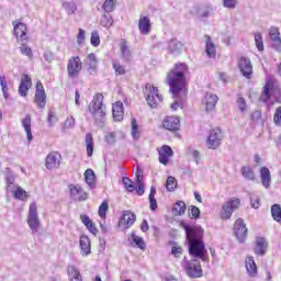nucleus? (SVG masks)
I'll list each match as a JSON object with an SVG mask.
<instances>
[{"label": "nucleus", "instance_id": "obj_18", "mask_svg": "<svg viewBox=\"0 0 281 281\" xmlns=\"http://www.w3.org/2000/svg\"><path fill=\"white\" fill-rule=\"evenodd\" d=\"M261 186L269 190L271 188V171L267 167H261L259 170Z\"/></svg>", "mask_w": 281, "mask_h": 281}, {"label": "nucleus", "instance_id": "obj_20", "mask_svg": "<svg viewBox=\"0 0 281 281\" xmlns=\"http://www.w3.org/2000/svg\"><path fill=\"white\" fill-rule=\"evenodd\" d=\"M268 247L269 244L267 243V239L263 237L256 238L254 251L257 256H265V254H267Z\"/></svg>", "mask_w": 281, "mask_h": 281}, {"label": "nucleus", "instance_id": "obj_54", "mask_svg": "<svg viewBox=\"0 0 281 281\" xmlns=\"http://www.w3.org/2000/svg\"><path fill=\"white\" fill-rule=\"evenodd\" d=\"M189 216L190 218H199L201 216V210L194 205L189 206Z\"/></svg>", "mask_w": 281, "mask_h": 281}, {"label": "nucleus", "instance_id": "obj_45", "mask_svg": "<svg viewBox=\"0 0 281 281\" xmlns=\"http://www.w3.org/2000/svg\"><path fill=\"white\" fill-rule=\"evenodd\" d=\"M122 181L127 192H135V184H133V180H131L128 177H123Z\"/></svg>", "mask_w": 281, "mask_h": 281}, {"label": "nucleus", "instance_id": "obj_33", "mask_svg": "<svg viewBox=\"0 0 281 281\" xmlns=\"http://www.w3.org/2000/svg\"><path fill=\"white\" fill-rule=\"evenodd\" d=\"M86 183L93 190L95 188V172L92 169H87L85 171Z\"/></svg>", "mask_w": 281, "mask_h": 281}, {"label": "nucleus", "instance_id": "obj_28", "mask_svg": "<svg viewBox=\"0 0 281 281\" xmlns=\"http://www.w3.org/2000/svg\"><path fill=\"white\" fill-rule=\"evenodd\" d=\"M138 29L140 34L145 36L150 34V19L148 16H142L138 21Z\"/></svg>", "mask_w": 281, "mask_h": 281}, {"label": "nucleus", "instance_id": "obj_31", "mask_svg": "<svg viewBox=\"0 0 281 281\" xmlns=\"http://www.w3.org/2000/svg\"><path fill=\"white\" fill-rule=\"evenodd\" d=\"M67 274L69 281H82V274H80V271L75 266H68Z\"/></svg>", "mask_w": 281, "mask_h": 281}, {"label": "nucleus", "instance_id": "obj_55", "mask_svg": "<svg viewBox=\"0 0 281 281\" xmlns=\"http://www.w3.org/2000/svg\"><path fill=\"white\" fill-rule=\"evenodd\" d=\"M47 122H48L49 127L54 126V124L58 122V117L56 116V112H54L53 110L48 111Z\"/></svg>", "mask_w": 281, "mask_h": 281}, {"label": "nucleus", "instance_id": "obj_11", "mask_svg": "<svg viewBox=\"0 0 281 281\" xmlns=\"http://www.w3.org/2000/svg\"><path fill=\"white\" fill-rule=\"evenodd\" d=\"M183 267L189 278H201L203 276L201 263H195L194 261H184Z\"/></svg>", "mask_w": 281, "mask_h": 281}, {"label": "nucleus", "instance_id": "obj_29", "mask_svg": "<svg viewBox=\"0 0 281 281\" xmlns=\"http://www.w3.org/2000/svg\"><path fill=\"white\" fill-rule=\"evenodd\" d=\"M168 49L170 54H173V56H179V54H181L183 50V43L179 42L177 38H173L169 42Z\"/></svg>", "mask_w": 281, "mask_h": 281}, {"label": "nucleus", "instance_id": "obj_22", "mask_svg": "<svg viewBox=\"0 0 281 281\" xmlns=\"http://www.w3.org/2000/svg\"><path fill=\"white\" fill-rule=\"evenodd\" d=\"M113 119L115 122H122L124 119V103L117 101L112 106Z\"/></svg>", "mask_w": 281, "mask_h": 281}, {"label": "nucleus", "instance_id": "obj_32", "mask_svg": "<svg viewBox=\"0 0 281 281\" xmlns=\"http://www.w3.org/2000/svg\"><path fill=\"white\" fill-rule=\"evenodd\" d=\"M22 126L25 130L27 142H32V116L30 114L22 121Z\"/></svg>", "mask_w": 281, "mask_h": 281}, {"label": "nucleus", "instance_id": "obj_23", "mask_svg": "<svg viewBox=\"0 0 281 281\" xmlns=\"http://www.w3.org/2000/svg\"><path fill=\"white\" fill-rule=\"evenodd\" d=\"M86 66L88 67L89 74L93 75L98 71V58H95V54L91 53L86 58Z\"/></svg>", "mask_w": 281, "mask_h": 281}, {"label": "nucleus", "instance_id": "obj_1", "mask_svg": "<svg viewBox=\"0 0 281 281\" xmlns=\"http://www.w3.org/2000/svg\"><path fill=\"white\" fill-rule=\"evenodd\" d=\"M183 229L186 232L190 256H192V258H199L200 260L205 261L207 249H205V243L203 241V234H205L203 227L184 225Z\"/></svg>", "mask_w": 281, "mask_h": 281}, {"label": "nucleus", "instance_id": "obj_25", "mask_svg": "<svg viewBox=\"0 0 281 281\" xmlns=\"http://www.w3.org/2000/svg\"><path fill=\"white\" fill-rule=\"evenodd\" d=\"M79 245L81 249V256H89L91 254V239L87 235H82L79 239Z\"/></svg>", "mask_w": 281, "mask_h": 281}, {"label": "nucleus", "instance_id": "obj_58", "mask_svg": "<svg viewBox=\"0 0 281 281\" xmlns=\"http://www.w3.org/2000/svg\"><path fill=\"white\" fill-rule=\"evenodd\" d=\"M160 155H165L167 157H172V148L168 145H164L161 149L159 150Z\"/></svg>", "mask_w": 281, "mask_h": 281}, {"label": "nucleus", "instance_id": "obj_5", "mask_svg": "<svg viewBox=\"0 0 281 281\" xmlns=\"http://www.w3.org/2000/svg\"><path fill=\"white\" fill-rule=\"evenodd\" d=\"M146 97V102L148 106L151 109H157V100L158 102H164V97L159 94V89L157 87L151 86L150 83H147L145 86V91H144ZM157 98V100L155 99Z\"/></svg>", "mask_w": 281, "mask_h": 281}, {"label": "nucleus", "instance_id": "obj_37", "mask_svg": "<svg viewBox=\"0 0 281 281\" xmlns=\"http://www.w3.org/2000/svg\"><path fill=\"white\" fill-rule=\"evenodd\" d=\"M132 240L138 249H142V251L146 250V241H144V238L136 236L135 232L132 233Z\"/></svg>", "mask_w": 281, "mask_h": 281}, {"label": "nucleus", "instance_id": "obj_42", "mask_svg": "<svg viewBox=\"0 0 281 281\" xmlns=\"http://www.w3.org/2000/svg\"><path fill=\"white\" fill-rule=\"evenodd\" d=\"M255 43L258 52H265V43L262 42V33H255Z\"/></svg>", "mask_w": 281, "mask_h": 281}, {"label": "nucleus", "instance_id": "obj_43", "mask_svg": "<svg viewBox=\"0 0 281 281\" xmlns=\"http://www.w3.org/2000/svg\"><path fill=\"white\" fill-rule=\"evenodd\" d=\"M176 188L177 179H175V177L172 176H169L166 181V189L168 190V192H175Z\"/></svg>", "mask_w": 281, "mask_h": 281}, {"label": "nucleus", "instance_id": "obj_9", "mask_svg": "<svg viewBox=\"0 0 281 281\" xmlns=\"http://www.w3.org/2000/svg\"><path fill=\"white\" fill-rule=\"evenodd\" d=\"M68 77L71 79L78 78L82 71V60L79 56L70 57L67 65Z\"/></svg>", "mask_w": 281, "mask_h": 281}, {"label": "nucleus", "instance_id": "obj_8", "mask_svg": "<svg viewBox=\"0 0 281 281\" xmlns=\"http://www.w3.org/2000/svg\"><path fill=\"white\" fill-rule=\"evenodd\" d=\"M240 200L236 198L225 202L220 211L221 218H223V221L232 218V214H234L235 210H238Z\"/></svg>", "mask_w": 281, "mask_h": 281}, {"label": "nucleus", "instance_id": "obj_46", "mask_svg": "<svg viewBox=\"0 0 281 281\" xmlns=\"http://www.w3.org/2000/svg\"><path fill=\"white\" fill-rule=\"evenodd\" d=\"M132 137L133 139H139V125H137L136 119H132Z\"/></svg>", "mask_w": 281, "mask_h": 281}, {"label": "nucleus", "instance_id": "obj_60", "mask_svg": "<svg viewBox=\"0 0 281 281\" xmlns=\"http://www.w3.org/2000/svg\"><path fill=\"white\" fill-rule=\"evenodd\" d=\"M149 199V210H151V212H156L157 211V199H155V196H148Z\"/></svg>", "mask_w": 281, "mask_h": 281}, {"label": "nucleus", "instance_id": "obj_62", "mask_svg": "<svg viewBox=\"0 0 281 281\" xmlns=\"http://www.w3.org/2000/svg\"><path fill=\"white\" fill-rule=\"evenodd\" d=\"M74 126H76V119L74 116L65 121L64 128H74Z\"/></svg>", "mask_w": 281, "mask_h": 281}, {"label": "nucleus", "instance_id": "obj_30", "mask_svg": "<svg viewBox=\"0 0 281 281\" xmlns=\"http://www.w3.org/2000/svg\"><path fill=\"white\" fill-rule=\"evenodd\" d=\"M205 52L209 58H216V46L212 42V37L206 35Z\"/></svg>", "mask_w": 281, "mask_h": 281}, {"label": "nucleus", "instance_id": "obj_64", "mask_svg": "<svg viewBox=\"0 0 281 281\" xmlns=\"http://www.w3.org/2000/svg\"><path fill=\"white\" fill-rule=\"evenodd\" d=\"M271 47L276 49V52H281V38L272 41Z\"/></svg>", "mask_w": 281, "mask_h": 281}, {"label": "nucleus", "instance_id": "obj_63", "mask_svg": "<svg viewBox=\"0 0 281 281\" xmlns=\"http://www.w3.org/2000/svg\"><path fill=\"white\" fill-rule=\"evenodd\" d=\"M115 133H113V132H110L106 136H105V142L108 143V144H111V145H113V144H115Z\"/></svg>", "mask_w": 281, "mask_h": 281}, {"label": "nucleus", "instance_id": "obj_15", "mask_svg": "<svg viewBox=\"0 0 281 281\" xmlns=\"http://www.w3.org/2000/svg\"><path fill=\"white\" fill-rule=\"evenodd\" d=\"M14 25V35L16 37L18 43H23V41H27V26L22 22H13Z\"/></svg>", "mask_w": 281, "mask_h": 281}, {"label": "nucleus", "instance_id": "obj_39", "mask_svg": "<svg viewBox=\"0 0 281 281\" xmlns=\"http://www.w3.org/2000/svg\"><path fill=\"white\" fill-rule=\"evenodd\" d=\"M100 23H101L102 27H106L109 30V27H111L113 25V16H111V14L104 13L101 16Z\"/></svg>", "mask_w": 281, "mask_h": 281}, {"label": "nucleus", "instance_id": "obj_16", "mask_svg": "<svg viewBox=\"0 0 281 281\" xmlns=\"http://www.w3.org/2000/svg\"><path fill=\"white\" fill-rule=\"evenodd\" d=\"M162 126L167 131H171L172 133H175V131H179V127L181 126V121L177 116H167L162 121Z\"/></svg>", "mask_w": 281, "mask_h": 281}, {"label": "nucleus", "instance_id": "obj_14", "mask_svg": "<svg viewBox=\"0 0 281 281\" xmlns=\"http://www.w3.org/2000/svg\"><path fill=\"white\" fill-rule=\"evenodd\" d=\"M234 234L239 243H245V238H247V226L245 225V221H243V218H238L235 222Z\"/></svg>", "mask_w": 281, "mask_h": 281}, {"label": "nucleus", "instance_id": "obj_21", "mask_svg": "<svg viewBox=\"0 0 281 281\" xmlns=\"http://www.w3.org/2000/svg\"><path fill=\"white\" fill-rule=\"evenodd\" d=\"M135 221H137V216L135 215V213L125 211L119 222V225H124L125 229H128V227L135 224Z\"/></svg>", "mask_w": 281, "mask_h": 281}, {"label": "nucleus", "instance_id": "obj_17", "mask_svg": "<svg viewBox=\"0 0 281 281\" xmlns=\"http://www.w3.org/2000/svg\"><path fill=\"white\" fill-rule=\"evenodd\" d=\"M45 167L47 170H54L56 168H60V154L50 153L46 157Z\"/></svg>", "mask_w": 281, "mask_h": 281}, {"label": "nucleus", "instance_id": "obj_3", "mask_svg": "<svg viewBox=\"0 0 281 281\" xmlns=\"http://www.w3.org/2000/svg\"><path fill=\"white\" fill-rule=\"evenodd\" d=\"M89 112L91 113L95 124H104L106 106L104 105V95H102V93H98L93 97L89 104Z\"/></svg>", "mask_w": 281, "mask_h": 281}, {"label": "nucleus", "instance_id": "obj_7", "mask_svg": "<svg viewBox=\"0 0 281 281\" xmlns=\"http://www.w3.org/2000/svg\"><path fill=\"white\" fill-rule=\"evenodd\" d=\"M224 137L225 136L223 135V130H221V127H215L211 130L210 135L206 139L207 148H211V150H216V148L221 146Z\"/></svg>", "mask_w": 281, "mask_h": 281}, {"label": "nucleus", "instance_id": "obj_56", "mask_svg": "<svg viewBox=\"0 0 281 281\" xmlns=\"http://www.w3.org/2000/svg\"><path fill=\"white\" fill-rule=\"evenodd\" d=\"M237 106L239 111H241V113H245V111H247V101H245V98L238 97Z\"/></svg>", "mask_w": 281, "mask_h": 281}, {"label": "nucleus", "instance_id": "obj_61", "mask_svg": "<svg viewBox=\"0 0 281 281\" xmlns=\"http://www.w3.org/2000/svg\"><path fill=\"white\" fill-rule=\"evenodd\" d=\"M260 117H262V112H260L259 110L252 112L251 121L255 122V124H258V122H260Z\"/></svg>", "mask_w": 281, "mask_h": 281}, {"label": "nucleus", "instance_id": "obj_50", "mask_svg": "<svg viewBox=\"0 0 281 281\" xmlns=\"http://www.w3.org/2000/svg\"><path fill=\"white\" fill-rule=\"evenodd\" d=\"M90 43L93 47L100 46V33L98 31L91 33Z\"/></svg>", "mask_w": 281, "mask_h": 281}, {"label": "nucleus", "instance_id": "obj_53", "mask_svg": "<svg viewBox=\"0 0 281 281\" xmlns=\"http://www.w3.org/2000/svg\"><path fill=\"white\" fill-rule=\"evenodd\" d=\"M113 69L116 76H124V74H126V69L124 68V66L120 65V63L117 61H113Z\"/></svg>", "mask_w": 281, "mask_h": 281}, {"label": "nucleus", "instance_id": "obj_13", "mask_svg": "<svg viewBox=\"0 0 281 281\" xmlns=\"http://www.w3.org/2000/svg\"><path fill=\"white\" fill-rule=\"evenodd\" d=\"M34 102L37 104L38 109H43L45 104H47V94L45 93V88L41 81L36 83Z\"/></svg>", "mask_w": 281, "mask_h": 281}, {"label": "nucleus", "instance_id": "obj_41", "mask_svg": "<svg viewBox=\"0 0 281 281\" xmlns=\"http://www.w3.org/2000/svg\"><path fill=\"white\" fill-rule=\"evenodd\" d=\"M272 218L277 221V223H281V206L280 204H273L271 206Z\"/></svg>", "mask_w": 281, "mask_h": 281}, {"label": "nucleus", "instance_id": "obj_44", "mask_svg": "<svg viewBox=\"0 0 281 281\" xmlns=\"http://www.w3.org/2000/svg\"><path fill=\"white\" fill-rule=\"evenodd\" d=\"M0 87L5 100H8V98H10V94L8 93V81H5V77L3 75H0Z\"/></svg>", "mask_w": 281, "mask_h": 281}, {"label": "nucleus", "instance_id": "obj_49", "mask_svg": "<svg viewBox=\"0 0 281 281\" xmlns=\"http://www.w3.org/2000/svg\"><path fill=\"white\" fill-rule=\"evenodd\" d=\"M106 212H109V202L103 201L99 206V216L100 218H106Z\"/></svg>", "mask_w": 281, "mask_h": 281}, {"label": "nucleus", "instance_id": "obj_26", "mask_svg": "<svg viewBox=\"0 0 281 281\" xmlns=\"http://www.w3.org/2000/svg\"><path fill=\"white\" fill-rule=\"evenodd\" d=\"M204 102L206 106V112L210 113V111H214V109L216 108V103L218 102V97L216 94L206 92Z\"/></svg>", "mask_w": 281, "mask_h": 281}, {"label": "nucleus", "instance_id": "obj_27", "mask_svg": "<svg viewBox=\"0 0 281 281\" xmlns=\"http://www.w3.org/2000/svg\"><path fill=\"white\" fill-rule=\"evenodd\" d=\"M246 271L250 276V278H256L258 276V266H256V261L254 257L246 258Z\"/></svg>", "mask_w": 281, "mask_h": 281}, {"label": "nucleus", "instance_id": "obj_57", "mask_svg": "<svg viewBox=\"0 0 281 281\" xmlns=\"http://www.w3.org/2000/svg\"><path fill=\"white\" fill-rule=\"evenodd\" d=\"M273 122L276 126H281V106L276 109V113L273 115Z\"/></svg>", "mask_w": 281, "mask_h": 281}, {"label": "nucleus", "instance_id": "obj_4", "mask_svg": "<svg viewBox=\"0 0 281 281\" xmlns=\"http://www.w3.org/2000/svg\"><path fill=\"white\" fill-rule=\"evenodd\" d=\"M27 225L33 234H38V229H41V220L38 218V206H36V202L30 204Z\"/></svg>", "mask_w": 281, "mask_h": 281}, {"label": "nucleus", "instance_id": "obj_40", "mask_svg": "<svg viewBox=\"0 0 281 281\" xmlns=\"http://www.w3.org/2000/svg\"><path fill=\"white\" fill-rule=\"evenodd\" d=\"M63 8L68 15L76 14V11L78 10V5H76L75 2H63Z\"/></svg>", "mask_w": 281, "mask_h": 281}, {"label": "nucleus", "instance_id": "obj_36", "mask_svg": "<svg viewBox=\"0 0 281 281\" xmlns=\"http://www.w3.org/2000/svg\"><path fill=\"white\" fill-rule=\"evenodd\" d=\"M86 148L88 157H93V135L86 134Z\"/></svg>", "mask_w": 281, "mask_h": 281}, {"label": "nucleus", "instance_id": "obj_6", "mask_svg": "<svg viewBox=\"0 0 281 281\" xmlns=\"http://www.w3.org/2000/svg\"><path fill=\"white\" fill-rule=\"evenodd\" d=\"M271 98H276V100H278V98H281V89L280 87L276 86L273 81L268 80L263 86L261 100L262 102H267L268 100H271Z\"/></svg>", "mask_w": 281, "mask_h": 281}, {"label": "nucleus", "instance_id": "obj_2", "mask_svg": "<svg viewBox=\"0 0 281 281\" xmlns=\"http://www.w3.org/2000/svg\"><path fill=\"white\" fill-rule=\"evenodd\" d=\"M186 74H188V65L184 63L176 64L173 69L168 72L167 81L173 95H179V92L183 91L186 87Z\"/></svg>", "mask_w": 281, "mask_h": 281}, {"label": "nucleus", "instance_id": "obj_19", "mask_svg": "<svg viewBox=\"0 0 281 281\" xmlns=\"http://www.w3.org/2000/svg\"><path fill=\"white\" fill-rule=\"evenodd\" d=\"M30 87H32V78H30V75H23L21 78V83L19 86V93L22 98H25L27 95Z\"/></svg>", "mask_w": 281, "mask_h": 281}, {"label": "nucleus", "instance_id": "obj_52", "mask_svg": "<svg viewBox=\"0 0 281 281\" xmlns=\"http://www.w3.org/2000/svg\"><path fill=\"white\" fill-rule=\"evenodd\" d=\"M223 7L227 8L228 10H236L238 5V0H222Z\"/></svg>", "mask_w": 281, "mask_h": 281}, {"label": "nucleus", "instance_id": "obj_10", "mask_svg": "<svg viewBox=\"0 0 281 281\" xmlns=\"http://www.w3.org/2000/svg\"><path fill=\"white\" fill-rule=\"evenodd\" d=\"M239 71L244 78L251 80L254 76V66L251 65V59L249 57H241L239 61Z\"/></svg>", "mask_w": 281, "mask_h": 281}, {"label": "nucleus", "instance_id": "obj_59", "mask_svg": "<svg viewBox=\"0 0 281 281\" xmlns=\"http://www.w3.org/2000/svg\"><path fill=\"white\" fill-rule=\"evenodd\" d=\"M250 205L255 210H258V207H260V198L251 195L250 196Z\"/></svg>", "mask_w": 281, "mask_h": 281}, {"label": "nucleus", "instance_id": "obj_48", "mask_svg": "<svg viewBox=\"0 0 281 281\" xmlns=\"http://www.w3.org/2000/svg\"><path fill=\"white\" fill-rule=\"evenodd\" d=\"M103 10L106 14L115 10V0H105L103 3Z\"/></svg>", "mask_w": 281, "mask_h": 281}, {"label": "nucleus", "instance_id": "obj_12", "mask_svg": "<svg viewBox=\"0 0 281 281\" xmlns=\"http://www.w3.org/2000/svg\"><path fill=\"white\" fill-rule=\"evenodd\" d=\"M70 199L72 201H87L89 199V193L85 192V189L79 184H69Z\"/></svg>", "mask_w": 281, "mask_h": 281}, {"label": "nucleus", "instance_id": "obj_24", "mask_svg": "<svg viewBox=\"0 0 281 281\" xmlns=\"http://www.w3.org/2000/svg\"><path fill=\"white\" fill-rule=\"evenodd\" d=\"M214 8L210 3L201 4L196 10V14L200 16V19H207L209 16H212Z\"/></svg>", "mask_w": 281, "mask_h": 281}, {"label": "nucleus", "instance_id": "obj_35", "mask_svg": "<svg viewBox=\"0 0 281 281\" xmlns=\"http://www.w3.org/2000/svg\"><path fill=\"white\" fill-rule=\"evenodd\" d=\"M241 176L248 181H256V172L249 166L241 167Z\"/></svg>", "mask_w": 281, "mask_h": 281}, {"label": "nucleus", "instance_id": "obj_38", "mask_svg": "<svg viewBox=\"0 0 281 281\" xmlns=\"http://www.w3.org/2000/svg\"><path fill=\"white\" fill-rule=\"evenodd\" d=\"M14 199H18L19 201H27V191L23 190V188L18 187L15 191H13Z\"/></svg>", "mask_w": 281, "mask_h": 281}, {"label": "nucleus", "instance_id": "obj_34", "mask_svg": "<svg viewBox=\"0 0 281 281\" xmlns=\"http://www.w3.org/2000/svg\"><path fill=\"white\" fill-rule=\"evenodd\" d=\"M172 214L173 216H183V214H186V202H176L172 207Z\"/></svg>", "mask_w": 281, "mask_h": 281}, {"label": "nucleus", "instance_id": "obj_51", "mask_svg": "<svg viewBox=\"0 0 281 281\" xmlns=\"http://www.w3.org/2000/svg\"><path fill=\"white\" fill-rule=\"evenodd\" d=\"M121 53L125 60H131V49L128 48V45H126L125 42L121 45Z\"/></svg>", "mask_w": 281, "mask_h": 281}, {"label": "nucleus", "instance_id": "obj_47", "mask_svg": "<svg viewBox=\"0 0 281 281\" xmlns=\"http://www.w3.org/2000/svg\"><path fill=\"white\" fill-rule=\"evenodd\" d=\"M20 52L21 54H23L24 56H27V58H34V54L32 53V48L30 46H27V44L22 43L21 47H20Z\"/></svg>", "mask_w": 281, "mask_h": 281}]
</instances>
